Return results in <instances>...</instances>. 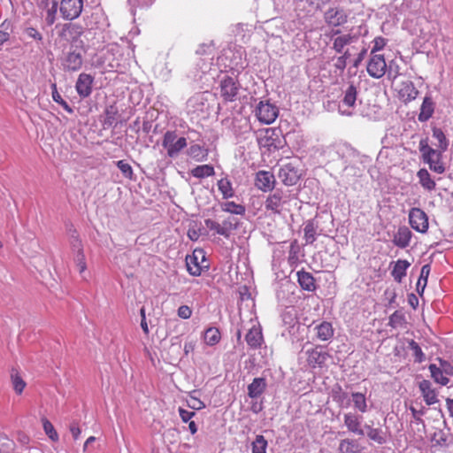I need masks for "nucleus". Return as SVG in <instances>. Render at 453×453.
Returning <instances> with one entry per match:
<instances>
[{
    "label": "nucleus",
    "instance_id": "56",
    "mask_svg": "<svg viewBox=\"0 0 453 453\" xmlns=\"http://www.w3.org/2000/svg\"><path fill=\"white\" fill-rule=\"evenodd\" d=\"M188 406L193 410H201L205 407L204 403L198 398L191 396L188 401Z\"/></svg>",
    "mask_w": 453,
    "mask_h": 453
},
{
    "label": "nucleus",
    "instance_id": "11",
    "mask_svg": "<svg viewBox=\"0 0 453 453\" xmlns=\"http://www.w3.org/2000/svg\"><path fill=\"white\" fill-rule=\"evenodd\" d=\"M287 203V197L281 189H276L270 194L265 202V208L273 213H280L283 205Z\"/></svg>",
    "mask_w": 453,
    "mask_h": 453
},
{
    "label": "nucleus",
    "instance_id": "13",
    "mask_svg": "<svg viewBox=\"0 0 453 453\" xmlns=\"http://www.w3.org/2000/svg\"><path fill=\"white\" fill-rule=\"evenodd\" d=\"M357 95V88L353 84H350L344 91L343 98L339 105V111L341 114L346 116H350L352 114L349 108L355 106Z\"/></svg>",
    "mask_w": 453,
    "mask_h": 453
},
{
    "label": "nucleus",
    "instance_id": "48",
    "mask_svg": "<svg viewBox=\"0 0 453 453\" xmlns=\"http://www.w3.org/2000/svg\"><path fill=\"white\" fill-rule=\"evenodd\" d=\"M51 88H52V99L54 100V102L60 104L68 113H73V108L70 107V105L62 98L60 94L58 92L57 85L55 83H53L51 85Z\"/></svg>",
    "mask_w": 453,
    "mask_h": 453
},
{
    "label": "nucleus",
    "instance_id": "17",
    "mask_svg": "<svg viewBox=\"0 0 453 453\" xmlns=\"http://www.w3.org/2000/svg\"><path fill=\"white\" fill-rule=\"evenodd\" d=\"M83 63V58L81 50H74L69 51L63 62L64 69L71 72L78 71Z\"/></svg>",
    "mask_w": 453,
    "mask_h": 453
},
{
    "label": "nucleus",
    "instance_id": "19",
    "mask_svg": "<svg viewBox=\"0 0 453 453\" xmlns=\"http://www.w3.org/2000/svg\"><path fill=\"white\" fill-rule=\"evenodd\" d=\"M418 388L427 405H433L438 403V394L434 388H432V383L427 380H423L418 383Z\"/></svg>",
    "mask_w": 453,
    "mask_h": 453
},
{
    "label": "nucleus",
    "instance_id": "28",
    "mask_svg": "<svg viewBox=\"0 0 453 453\" xmlns=\"http://www.w3.org/2000/svg\"><path fill=\"white\" fill-rule=\"evenodd\" d=\"M351 403L354 409L361 413L368 411L367 399L364 393L351 392Z\"/></svg>",
    "mask_w": 453,
    "mask_h": 453
},
{
    "label": "nucleus",
    "instance_id": "30",
    "mask_svg": "<svg viewBox=\"0 0 453 453\" xmlns=\"http://www.w3.org/2000/svg\"><path fill=\"white\" fill-rule=\"evenodd\" d=\"M434 113V102L431 97L426 96L423 100L418 114V120L421 122L428 120Z\"/></svg>",
    "mask_w": 453,
    "mask_h": 453
},
{
    "label": "nucleus",
    "instance_id": "4",
    "mask_svg": "<svg viewBox=\"0 0 453 453\" xmlns=\"http://www.w3.org/2000/svg\"><path fill=\"white\" fill-rule=\"evenodd\" d=\"M255 115L259 122L270 125L275 121L279 115L278 107L268 100L260 101L255 109Z\"/></svg>",
    "mask_w": 453,
    "mask_h": 453
},
{
    "label": "nucleus",
    "instance_id": "2",
    "mask_svg": "<svg viewBox=\"0 0 453 453\" xmlns=\"http://www.w3.org/2000/svg\"><path fill=\"white\" fill-rule=\"evenodd\" d=\"M188 145L185 137H179L175 131H167L164 134L162 146L166 150L167 156L175 158Z\"/></svg>",
    "mask_w": 453,
    "mask_h": 453
},
{
    "label": "nucleus",
    "instance_id": "43",
    "mask_svg": "<svg viewBox=\"0 0 453 453\" xmlns=\"http://www.w3.org/2000/svg\"><path fill=\"white\" fill-rule=\"evenodd\" d=\"M238 221L234 218H227L220 224L222 231V236L225 238H229L232 232L237 228Z\"/></svg>",
    "mask_w": 453,
    "mask_h": 453
},
{
    "label": "nucleus",
    "instance_id": "64",
    "mask_svg": "<svg viewBox=\"0 0 453 453\" xmlns=\"http://www.w3.org/2000/svg\"><path fill=\"white\" fill-rule=\"evenodd\" d=\"M344 172L346 173V174L349 175V174H353V175H356V176H358L362 173V170L358 169V168H356L352 165H348L344 168Z\"/></svg>",
    "mask_w": 453,
    "mask_h": 453
},
{
    "label": "nucleus",
    "instance_id": "7",
    "mask_svg": "<svg viewBox=\"0 0 453 453\" xmlns=\"http://www.w3.org/2000/svg\"><path fill=\"white\" fill-rule=\"evenodd\" d=\"M409 223L411 226L418 233L425 234L428 230V217L419 208H412L409 212Z\"/></svg>",
    "mask_w": 453,
    "mask_h": 453
},
{
    "label": "nucleus",
    "instance_id": "14",
    "mask_svg": "<svg viewBox=\"0 0 453 453\" xmlns=\"http://www.w3.org/2000/svg\"><path fill=\"white\" fill-rule=\"evenodd\" d=\"M275 183L276 179L272 172L261 170L256 173L255 185L259 190L263 192L272 191Z\"/></svg>",
    "mask_w": 453,
    "mask_h": 453
},
{
    "label": "nucleus",
    "instance_id": "37",
    "mask_svg": "<svg viewBox=\"0 0 453 453\" xmlns=\"http://www.w3.org/2000/svg\"><path fill=\"white\" fill-rule=\"evenodd\" d=\"M220 208L223 211L234 215H243L245 213V207L234 202H223L220 203Z\"/></svg>",
    "mask_w": 453,
    "mask_h": 453
},
{
    "label": "nucleus",
    "instance_id": "53",
    "mask_svg": "<svg viewBox=\"0 0 453 453\" xmlns=\"http://www.w3.org/2000/svg\"><path fill=\"white\" fill-rule=\"evenodd\" d=\"M204 224L207 228H209L211 231H214L217 234L222 235V234H224V231H222L219 222L211 219H206L204 220Z\"/></svg>",
    "mask_w": 453,
    "mask_h": 453
},
{
    "label": "nucleus",
    "instance_id": "22",
    "mask_svg": "<svg viewBox=\"0 0 453 453\" xmlns=\"http://www.w3.org/2000/svg\"><path fill=\"white\" fill-rule=\"evenodd\" d=\"M73 241L72 242V246L73 250L77 251V254L74 257V262L79 269L80 273L82 274L87 269V265L85 261V256L82 252L81 242L77 236L73 235Z\"/></svg>",
    "mask_w": 453,
    "mask_h": 453
},
{
    "label": "nucleus",
    "instance_id": "32",
    "mask_svg": "<svg viewBox=\"0 0 453 453\" xmlns=\"http://www.w3.org/2000/svg\"><path fill=\"white\" fill-rule=\"evenodd\" d=\"M340 453H361L359 444L353 439H343L339 444Z\"/></svg>",
    "mask_w": 453,
    "mask_h": 453
},
{
    "label": "nucleus",
    "instance_id": "1",
    "mask_svg": "<svg viewBox=\"0 0 453 453\" xmlns=\"http://www.w3.org/2000/svg\"><path fill=\"white\" fill-rule=\"evenodd\" d=\"M419 151L422 154L423 161L429 165L431 171L441 174L445 172V164L442 161V153L431 146L427 140L422 139L418 145Z\"/></svg>",
    "mask_w": 453,
    "mask_h": 453
},
{
    "label": "nucleus",
    "instance_id": "39",
    "mask_svg": "<svg viewBox=\"0 0 453 453\" xmlns=\"http://www.w3.org/2000/svg\"><path fill=\"white\" fill-rule=\"evenodd\" d=\"M220 338V332L216 327L207 328L203 334L204 342L210 346L217 344L219 342Z\"/></svg>",
    "mask_w": 453,
    "mask_h": 453
},
{
    "label": "nucleus",
    "instance_id": "15",
    "mask_svg": "<svg viewBox=\"0 0 453 453\" xmlns=\"http://www.w3.org/2000/svg\"><path fill=\"white\" fill-rule=\"evenodd\" d=\"M247 344L254 349L261 347L264 342L262 328L257 321L253 322V325L249 329L245 335Z\"/></svg>",
    "mask_w": 453,
    "mask_h": 453
},
{
    "label": "nucleus",
    "instance_id": "63",
    "mask_svg": "<svg viewBox=\"0 0 453 453\" xmlns=\"http://www.w3.org/2000/svg\"><path fill=\"white\" fill-rule=\"evenodd\" d=\"M347 62L343 59V58L341 57H338L334 64L335 69L338 70L341 73L344 71Z\"/></svg>",
    "mask_w": 453,
    "mask_h": 453
},
{
    "label": "nucleus",
    "instance_id": "16",
    "mask_svg": "<svg viewBox=\"0 0 453 453\" xmlns=\"http://www.w3.org/2000/svg\"><path fill=\"white\" fill-rule=\"evenodd\" d=\"M93 81L94 78L88 73H82L79 75L75 88L81 97L86 98L90 96Z\"/></svg>",
    "mask_w": 453,
    "mask_h": 453
},
{
    "label": "nucleus",
    "instance_id": "20",
    "mask_svg": "<svg viewBox=\"0 0 453 453\" xmlns=\"http://www.w3.org/2000/svg\"><path fill=\"white\" fill-rule=\"evenodd\" d=\"M204 93H198L191 96L187 102V111L189 114L199 115L204 110L206 103Z\"/></svg>",
    "mask_w": 453,
    "mask_h": 453
},
{
    "label": "nucleus",
    "instance_id": "34",
    "mask_svg": "<svg viewBox=\"0 0 453 453\" xmlns=\"http://www.w3.org/2000/svg\"><path fill=\"white\" fill-rule=\"evenodd\" d=\"M217 185L224 199H229L234 196L232 182L227 178L220 179L218 180Z\"/></svg>",
    "mask_w": 453,
    "mask_h": 453
},
{
    "label": "nucleus",
    "instance_id": "54",
    "mask_svg": "<svg viewBox=\"0 0 453 453\" xmlns=\"http://www.w3.org/2000/svg\"><path fill=\"white\" fill-rule=\"evenodd\" d=\"M438 361L440 364V366H438V368L441 372H443L445 373V375H447V376L453 375V365L449 362L443 360L441 358H438Z\"/></svg>",
    "mask_w": 453,
    "mask_h": 453
},
{
    "label": "nucleus",
    "instance_id": "36",
    "mask_svg": "<svg viewBox=\"0 0 453 453\" xmlns=\"http://www.w3.org/2000/svg\"><path fill=\"white\" fill-rule=\"evenodd\" d=\"M318 226L313 220L305 223L303 232L304 239L307 244H312L316 241Z\"/></svg>",
    "mask_w": 453,
    "mask_h": 453
},
{
    "label": "nucleus",
    "instance_id": "42",
    "mask_svg": "<svg viewBox=\"0 0 453 453\" xmlns=\"http://www.w3.org/2000/svg\"><path fill=\"white\" fill-rule=\"evenodd\" d=\"M406 323L405 315L402 311H395L389 317L388 326L393 328L403 327Z\"/></svg>",
    "mask_w": 453,
    "mask_h": 453
},
{
    "label": "nucleus",
    "instance_id": "27",
    "mask_svg": "<svg viewBox=\"0 0 453 453\" xmlns=\"http://www.w3.org/2000/svg\"><path fill=\"white\" fill-rule=\"evenodd\" d=\"M417 177L418 178L419 184L424 189L432 191L435 188V180L432 179L429 172L426 169L422 168L418 170L417 173Z\"/></svg>",
    "mask_w": 453,
    "mask_h": 453
},
{
    "label": "nucleus",
    "instance_id": "23",
    "mask_svg": "<svg viewBox=\"0 0 453 453\" xmlns=\"http://www.w3.org/2000/svg\"><path fill=\"white\" fill-rule=\"evenodd\" d=\"M418 95V90L415 88L413 82L407 81L402 82L399 89V96L407 103L414 100Z\"/></svg>",
    "mask_w": 453,
    "mask_h": 453
},
{
    "label": "nucleus",
    "instance_id": "8",
    "mask_svg": "<svg viewBox=\"0 0 453 453\" xmlns=\"http://www.w3.org/2000/svg\"><path fill=\"white\" fill-rule=\"evenodd\" d=\"M278 177L286 186H294L301 177L300 170L292 163H288L280 167Z\"/></svg>",
    "mask_w": 453,
    "mask_h": 453
},
{
    "label": "nucleus",
    "instance_id": "31",
    "mask_svg": "<svg viewBox=\"0 0 453 453\" xmlns=\"http://www.w3.org/2000/svg\"><path fill=\"white\" fill-rule=\"evenodd\" d=\"M433 138L436 140V142H434V146L437 147V150L441 152H445L448 150L449 141L441 128H433Z\"/></svg>",
    "mask_w": 453,
    "mask_h": 453
},
{
    "label": "nucleus",
    "instance_id": "45",
    "mask_svg": "<svg viewBox=\"0 0 453 453\" xmlns=\"http://www.w3.org/2000/svg\"><path fill=\"white\" fill-rule=\"evenodd\" d=\"M408 345L410 349L413 352L415 362L419 364L424 362L426 356L418 342H416L414 340H409Z\"/></svg>",
    "mask_w": 453,
    "mask_h": 453
},
{
    "label": "nucleus",
    "instance_id": "52",
    "mask_svg": "<svg viewBox=\"0 0 453 453\" xmlns=\"http://www.w3.org/2000/svg\"><path fill=\"white\" fill-rule=\"evenodd\" d=\"M430 270H431V267H430L429 265H424L421 267L420 276H419V279H418V283H417V288L418 289L420 287L422 288V290L425 288V287L426 285V282H427V278H428L429 273H430Z\"/></svg>",
    "mask_w": 453,
    "mask_h": 453
},
{
    "label": "nucleus",
    "instance_id": "24",
    "mask_svg": "<svg viewBox=\"0 0 453 453\" xmlns=\"http://www.w3.org/2000/svg\"><path fill=\"white\" fill-rule=\"evenodd\" d=\"M266 386L265 378H255L248 386V395L252 399L258 398L265 392Z\"/></svg>",
    "mask_w": 453,
    "mask_h": 453
},
{
    "label": "nucleus",
    "instance_id": "38",
    "mask_svg": "<svg viewBox=\"0 0 453 453\" xmlns=\"http://www.w3.org/2000/svg\"><path fill=\"white\" fill-rule=\"evenodd\" d=\"M188 154L197 162L204 161L207 157V150L198 144L191 145L188 150Z\"/></svg>",
    "mask_w": 453,
    "mask_h": 453
},
{
    "label": "nucleus",
    "instance_id": "51",
    "mask_svg": "<svg viewBox=\"0 0 453 453\" xmlns=\"http://www.w3.org/2000/svg\"><path fill=\"white\" fill-rule=\"evenodd\" d=\"M58 4L57 1L52 2V5L47 10L45 22L48 26H51L56 21V15L58 12Z\"/></svg>",
    "mask_w": 453,
    "mask_h": 453
},
{
    "label": "nucleus",
    "instance_id": "12",
    "mask_svg": "<svg viewBox=\"0 0 453 453\" xmlns=\"http://www.w3.org/2000/svg\"><path fill=\"white\" fill-rule=\"evenodd\" d=\"M344 426L351 434L364 436L365 430L362 428L363 417L357 412H347L343 415Z\"/></svg>",
    "mask_w": 453,
    "mask_h": 453
},
{
    "label": "nucleus",
    "instance_id": "10",
    "mask_svg": "<svg viewBox=\"0 0 453 453\" xmlns=\"http://www.w3.org/2000/svg\"><path fill=\"white\" fill-rule=\"evenodd\" d=\"M307 363L312 367H322L330 357L328 352L324 351L321 346H316L306 350Z\"/></svg>",
    "mask_w": 453,
    "mask_h": 453
},
{
    "label": "nucleus",
    "instance_id": "55",
    "mask_svg": "<svg viewBox=\"0 0 453 453\" xmlns=\"http://www.w3.org/2000/svg\"><path fill=\"white\" fill-rule=\"evenodd\" d=\"M298 252L299 247L297 245L291 244L288 253V262L290 265H295L298 263Z\"/></svg>",
    "mask_w": 453,
    "mask_h": 453
},
{
    "label": "nucleus",
    "instance_id": "40",
    "mask_svg": "<svg viewBox=\"0 0 453 453\" xmlns=\"http://www.w3.org/2000/svg\"><path fill=\"white\" fill-rule=\"evenodd\" d=\"M214 173V168L210 165H197L191 170V174L198 179L212 176Z\"/></svg>",
    "mask_w": 453,
    "mask_h": 453
},
{
    "label": "nucleus",
    "instance_id": "29",
    "mask_svg": "<svg viewBox=\"0 0 453 453\" xmlns=\"http://www.w3.org/2000/svg\"><path fill=\"white\" fill-rule=\"evenodd\" d=\"M411 264L407 260L399 259L395 263L391 274L394 280L397 282H402V280L406 275V271Z\"/></svg>",
    "mask_w": 453,
    "mask_h": 453
},
{
    "label": "nucleus",
    "instance_id": "62",
    "mask_svg": "<svg viewBox=\"0 0 453 453\" xmlns=\"http://www.w3.org/2000/svg\"><path fill=\"white\" fill-rule=\"evenodd\" d=\"M26 34L28 37L33 38L36 41L42 40V35L34 27H27L26 29Z\"/></svg>",
    "mask_w": 453,
    "mask_h": 453
},
{
    "label": "nucleus",
    "instance_id": "44",
    "mask_svg": "<svg viewBox=\"0 0 453 453\" xmlns=\"http://www.w3.org/2000/svg\"><path fill=\"white\" fill-rule=\"evenodd\" d=\"M267 441L262 434H257L251 443L252 453H266Z\"/></svg>",
    "mask_w": 453,
    "mask_h": 453
},
{
    "label": "nucleus",
    "instance_id": "47",
    "mask_svg": "<svg viewBox=\"0 0 453 453\" xmlns=\"http://www.w3.org/2000/svg\"><path fill=\"white\" fill-rule=\"evenodd\" d=\"M12 382L13 388L17 394H21L26 387V382L19 375L18 372L14 369L12 370Z\"/></svg>",
    "mask_w": 453,
    "mask_h": 453
},
{
    "label": "nucleus",
    "instance_id": "46",
    "mask_svg": "<svg viewBox=\"0 0 453 453\" xmlns=\"http://www.w3.org/2000/svg\"><path fill=\"white\" fill-rule=\"evenodd\" d=\"M187 269L193 276H199L201 274V267L198 265L197 257L194 255L186 258Z\"/></svg>",
    "mask_w": 453,
    "mask_h": 453
},
{
    "label": "nucleus",
    "instance_id": "60",
    "mask_svg": "<svg viewBox=\"0 0 453 453\" xmlns=\"http://www.w3.org/2000/svg\"><path fill=\"white\" fill-rule=\"evenodd\" d=\"M179 414L183 422H189L190 419L196 415L195 411H189L183 408H179Z\"/></svg>",
    "mask_w": 453,
    "mask_h": 453
},
{
    "label": "nucleus",
    "instance_id": "9",
    "mask_svg": "<svg viewBox=\"0 0 453 453\" xmlns=\"http://www.w3.org/2000/svg\"><path fill=\"white\" fill-rule=\"evenodd\" d=\"M368 74L375 79L383 77L387 71V64L384 56L381 54H371L367 64Z\"/></svg>",
    "mask_w": 453,
    "mask_h": 453
},
{
    "label": "nucleus",
    "instance_id": "50",
    "mask_svg": "<svg viewBox=\"0 0 453 453\" xmlns=\"http://www.w3.org/2000/svg\"><path fill=\"white\" fill-rule=\"evenodd\" d=\"M42 426L43 430L49 438L53 441H57L58 440V434L53 425L48 419L44 418L42 419Z\"/></svg>",
    "mask_w": 453,
    "mask_h": 453
},
{
    "label": "nucleus",
    "instance_id": "41",
    "mask_svg": "<svg viewBox=\"0 0 453 453\" xmlns=\"http://www.w3.org/2000/svg\"><path fill=\"white\" fill-rule=\"evenodd\" d=\"M333 398L342 408H348L350 406L351 394L349 395L347 392L342 391L341 388H339L338 391L334 392Z\"/></svg>",
    "mask_w": 453,
    "mask_h": 453
},
{
    "label": "nucleus",
    "instance_id": "58",
    "mask_svg": "<svg viewBox=\"0 0 453 453\" xmlns=\"http://www.w3.org/2000/svg\"><path fill=\"white\" fill-rule=\"evenodd\" d=\"M177 313L180 318L183 319H188L192 315V310L188 305H181L179 307Z\"/></svg>",
    "mask_w": 453,
    "mask_h": 453
},
{
    "label": "nucleus",
    "instance_id": "25",
    "mask_svg": "<svg viewBox=\"0 0 453 453\" xmlns=\"http://www.w3.org/2000/svg\"><path fill=\"white\" fill-rule=\"evenodd\" d=\"M297 280L303 290L314 291L316 288L315 280L311 273L303 270L297 272Z\"/></svg>",
    "mask_w": 453,
    "mask_h": 453
},
{
    "label": "nucleus",
    "instance_id": "61",
    "mask_svg": "<svg viewBox=\"0 0 453 453\" xmlns=\"http://www.w3.org/2000/svg\"><path fill=\"white\" fill-rule=\"evenodd\" d=\"M410 411L412 414V417L413 418L415 419V421L418 423V424H422L423 423V419H422V416L425 414V410L422 409V410H416L414 407H411L410 408Z\"/></svg>",
    "mask_w": 453,
    "mask_h": 453
},
{
    "label": "nucleus",
    "instance_id": "35",
    "mask_svg": "<svg viewBox=\"0 0 453 453\" xmlns=\"http://www.w3.org/2000/svg\"><path fill=\"white\" fill-rule=\"evenodd\" d=\"M428 369L431 372V377L436 383L441 384V386H447L449 384V379L435 364L429 365Z\"/></svg>",
    "mask_w": 453,
    "mask_h": 453
},
{
    "label": "nucleus",
    "instance_id": "26",
    "mask_svg": "<svg viewBox=\"0 0 453 453\" xmlns=\"http://www.w3.org/2000/svg\"><path fill=\"white\" fill-rule=\"evenodd\" d=\"M357 38L349 34L339 35L333 39V49L338 52H342L345 46L351 44Z\"/></svg>",
    "mask_w": 453,
    "mask_h": 453
},
{
    "label": "nucleus",
    "instance_id": "59",
    "mask_svg": "<svg viewBox=\"0 0 453 453\" xmlns=\"http://www.w3.org/2000/svg\"><path fill=\"white\" fill-rule=\"evenodd\" d=\"M117 114V111H115L112 107L106 111V117L104 119V124L108 126H112L116 122L115 115Z\"/></svg>",
    "mask_w": 453,
    "mask_h": 453
},
{
    "label": "nucleus",
    "instance_id": "6",
    "mask_svg": "<svg viewBox=\"0 0 453 453\" xmlns=\"http://www.w3.org/2000/svg\"><path fill=\"white\" fill-rule=\"evenodd\" d=\"M258 142L260 146L267 148L269 151L278 150L283 148L284 141L280 137V132L275 129H266Z\"/></svg>",
    "mask_w": 453,
    "mask_h": 453
},
{
    "label": "nucleus",
    "instance_id": "57",
    "mask_svg": "<svg viewBox=\"0 0 453 453\" xmlns=\"http://www.w3.org/2000/svg\"><path fill=\"white\" fill-rule=\"evenodd\" d=\"M372 42L373 47L372 49L371 54H375L376 51H379L385 47L386 39L383 37H376Z\"/></svg>",
    "mask_w": 453,
    "mask_h": 453
},
{
    "label": "nucleus",
    "instance_id": "33",
    "mask_svg": "<svg viewBox=\"0 0 453 453\" xmlns=\"http://www.w3.org/2000/svg\"><path fill=\"white\" fill-rule=\"evenodd\" d=\"M367 437L378 444H384L387 441L385 433L380 428H373L365 425Z\"/></svg>",
    "mask_w": 453,
    "mask_h": 453
},
{
    "label": "nucleus",
    "instance_id": "21",
    "mask_svg": "<svg viewBox=\"0 0 453 453\" xmlns=\"http://www.w3.org/2000/svg\"><path fill=\"white\" fill-rule=\"evenodd\" d=\"M412 236L411 231L407 226H400L393 236V243L401 249L410 245Z\"/></svg>",
    "mask_w": 453,
    "mask_h": 453
},
{
    "label": "nucleus",
    "instance_id": "49",
    "mask_svg": "<svg viewBox=\"0 0 453 453\" xmlns=\"http://www.w3.org/2000/svg\"><path fill=\"white\" fill-rule=\"evenodd\" d=\"M116 165L126 178H127L129 180H133V177H134L133 168L127 161L119 160L116 163Z\"/></svg>",
    "mask_w": 453,
    "mask_h": 453
},
{
    "label": "nucleus",
    "instance_id": "3",
    "mask_svg": "<svg viewBox=\"0 0 453 453\" xmlns=\"http://www.w3.org/2000/svg\"><path fill=\"white\" fill-rule=\"evenodd\" d=\"M240 83L236 78L224 75L219 81V95L225 102H234L237 99Z\"/></svg>",
    "mask_w": 453,
    "mask_h": 453
},
{
    "label": "nucleus",
    "instance_id": "18",
    "mask_svg": "<svg viewBox=\"0 0 453 453\" xmlns=\"http://www.w3.org/2000/svg\"><path fill=\"white\" fill-rule=\"evenodd\" d=\"M312 330L316 339L321 342L331 340L334 334L332 324L327 321H321L319 324H315L312 327Z\"/></svg>",
    "mask_w": 453,
    "mask_h": 453
},
{
    "label": "nucleus",
    "instance_id": "5",
    "mask_svg": "<svg viewBox=\"0 0 453 453\" xmlns=\"http://www.w3.org/2000/svg\"><path fill=\"white\" fill-rule=\"evenodd\" d=\"M83 9L82 0H61L59 11L62 18L66 20L77 19Z\"/></svg>",
    "mask_w": 453,
    "mask_h": 453
}]
</instances>
